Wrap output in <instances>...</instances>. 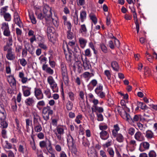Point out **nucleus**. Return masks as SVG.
Listing matches in <instances>:
<instances>
[{
    "mask_svg": "<svg viewBox=\"0 0 157 157\" xmlns=\"http://www.w3.org/2000/svg\"><path fill=\"white\" fill-rule=\"evenodd\" d=\"M35 14L37 16V18L40 20H42L43 18H44L46 21L49 20V19H48L42 13H39L38 12H36L35 13Z\"/></svg>",
    "mask_w": 157,
    "mask_h": 157,
    "instance_id": "13",
    "label": "nucleus"
},
{
    "mask_svg": "<svg viewBox=\"0 0 157 157\" xmlns=\"http://www.w3.org/2000/svg\"><path fill=\"white\" fill-rule=\"evenodd\" d=\"M55 31V29L53 27L49 26L47 28V35L49 38V37H50V38L53 37V35Z\"/></svg>",
    "mask_w": 157,
    "mask_h": 157,
    "instance_id": "7",
    "label": "nucleus"
},
{
    "mask_svg": "<svg viewBox=\"0 0 157 157\" xmlns=\"http://www.w3.org/2000/svg\"><path fill=\"white\" fill-rule=\"evenodd\" d=\"M99 93L98 94H97L98 96L101 98H104L105 96V94L101 91H99Z\"/></svg>",
    "mask_w": 157,
    "mask_h": 157,
    "instance_id": "54",
    "label": "nucleus"
},
{
    "mask_svg": "<svg viewBox=\"0 0 157 157\" xmlns=\"http://www.w3.org/2000/svg\"><path fill=\"white\" fill-rule=\"evenodd\" d=\"M45 63L42 66V69L44 71H45L46 72L50 75H52L53 73V71L52 69L50 67H48V65Z\"/></svg>",
    "mask_w": 157,
    "mask_h": 157,
    "instance_id": "8",
    "label": "nucleus"
},
{
    "mask_svg": "<svg viewBox=\"0 0 157 157\" xmlns=\"http://www.w3.org/2000/svg\"><path fill=\"white\" fill-rule=\"evenodd\" d=\"M20 64L23 66H25L27 64V61L24 58L20 59Z\"/></svg>",
    "mask_w": 157,
    "mask_h": 157,
    "instance_id": "42",
    "label": "nucleus"
},
{
    "mask_svg": "<svg viewBox=\"0 0 157 157\" xmlns=\"http://www.w3.org/2000/svg\"><path fill=\"white\" fill-rule=\"evenodd\" d=\"M34 128L35 131L37 132H40L42 129V127L40 124L39 123L34 124Z\"/></svg>",
    "mask_w": 157,
    "mask_h": 157,
    "instance_id": "12",
    "label": "nucleus"
},
{
    "mask_svg": "<svg viewBox=\"0 0 157 157\" xmlns=\"http://www.w3.org/2000/svg\"><path fill=\"white\" fill-rule=\"evenodd\" d=\"M107 151L109 154L110 155L111 157H113L114 155V152L113 149L111 148H108Z\"/></svg>",
    "mask_w": 157,
    "mask_h": 157,
    "instance_id": "40",
    "label": "nucleus"
},
{
    "mask_svg": "<svg viewBox=\"0 0 157 157\" xmlns=\"http://www.w3.org/2000/svg\"><path fill=\"white\" fill-rule=\"evenodd\" d=\"M100 47L102 51L105 53L107 52V48L106 46L104 44H102L100 45Z\"/></svg>",
    "mask_w": 157,
    "mask_h": 157,
    "instance_id": "36",
    "label": "nucleus"
},
{
    "mask_svg": "<svg viewBox=\"0 0 157 157\" xmlns=\"http://www.w3.org/2000/svg\"><path fill=\"white\" fill-rule=\"evenodd\" d=\"M117 140L119 142H122L123 141L124 138L123 136L120 133L117 134Z\"/></svg>",
    "mask_w": 157,
    "mask_h": 157,
    "instance_id": "24",
    "label": "nucleus"
},
{
    "mask_svg": "<svg viewBox=\"0 0 157 157\" xmlns=\"http://www.w3.org/2000/svg\"><path fill=\"white\" fill-rule=\"evenodd\" d=\"M38 157H44L43 155V153L41 150H37L36 153Z\"/></svg>",
    "mask_w": 157,
    "mask_h": 157,
    "instance_id": "59",
    "label": "nucleus"
},
{
    "mask_svg": "<svg viewBox=\"0 0 157 157\" xmlns=\"http://www.w3.org/2000/svg\"><path fill=\"white\" fill-rule=\"evenodd\" d=\"M100 135L101 139L103 140H107L109 137V135L108 133L105 131H103L101 132Z\"/></svg>",
    "mask_w": 157,
    "mask_h": 157,
    "instance_id": "11",
    "label": "nucleus"
},
{
    "mask_svg": "<svg viewBox=\"0 0 157 157\" xmlns=\"http://www.w3.org/2000/svg\"><path fill=\"white\" fill-rule=\"evenodd\" d=\"M97 115L98 117V121H101L103 120V116L101 114L97 113Z\"/></svg>",
    "mask_w": 157,
    "mask_h": 157,
    "instance_id": "56",
    "label": "nucleus"
},
{
    "mask_svg": "<svg viewBox=\"0 0 157 157\" xmlns=\"http://www.w3.org/2000/svg\"><path fill=\"white\" fill-rule=\"evenodd\" d=\"M22 46L21 45H17L15 51L17 52H19L22 49Z\"/></svg>",
    "mask_w": 157,
    "mask_h": 157,
    "instance_id": "55",
    "label": "nucleus"
},
{
    "mask_svg": "<svg viewBox=\"0 0 157 157\" xmlns=\"http://www.w3.org/2000/svg\"><path fill=\"white\" fill-rule=\"evenodd\" d=\"M51 87L54 92H58V88L56 83H55Z\"/></svg>",
    "mask_w": 157,
    "mask_h": 157,
    "instance_id": "29",
    "label": "nucleus"
},
{
    "mask_svg": "<svg viewBox=\"0 0 157 157\" xmlns=\"http://www.w3.org/2000/svg\"><path fill=\"white\" fill-rule=\"evenodd\" d=\"M64 54L65 55L66 58L67 59L69 60L72 57V53H69V54H67L65 53V51L64 49L63 48Z\"/></svg>",
    "mask_w": 157,
    "mask_h": 157,
    "instance_id": "47",
    "label": "nucleus"
},
{
    "mask_svg": "<svg viewBox=\"0 0 157 157\" xmlns=\"http://www.w3.org/2000/svg\"><path fill=\"white\" fill-rule=\"evenodd\" d=\"M73 53L75 58V60H76V59L78 60V59H80L81 55V50L78 46H76L75 47Z\"/></svg>",
    "mask_w": 157,
    "mask_h": 157,
    "instance_id": "4",
    "label": "nucleus"
},
{
    "mask_svg": "<svg viewBox=\"0 0 157 157\" xmlns=\"http://www.w3.org/2000/svg\"><path fill=\"white\" fill-rule=\"evenodd\" d=\"M27 54V49L26 47H25V48L22 50V57L26 56Z\"/></svg>",
    "mask_w": 157,
    "mask_h": 157,
    "instance_id": "49",
    "label": "nucleus"
},
{
    "mask_svg": "<svg viewBox=\"0 0 157 157\" xmlns=\"http://www.w3.org/2000/svg\"><path fill=\"white\" fill-rule=\"evenodd\" d=\"M1 29L4 30L9 29L8 24L6 23H3L2 24Z\"/></svg>",
    "mask_w": 157,
    "mask_h": 157,
    "instance_id": "33",
    "label": "nucleus"
},
{
    "mask_svg": "<svg viewBox=\"0 0 157 157\" xmlns=\"http://www.w3.org/2000/svg\"><path fill=\"white\" fill-rule=\"evenodd\" d=\"M69 97L70 98L71 100L72 101L74 100V94L72 92H70L68 94Z\"/></svg>",
    "mask_w": 157,
    "mask_h": 157,
    "instance_id": "63",
    "label": "nucleus"
},
{
    "mask_svg": "<svg viewBox=\"0 0 157 157\" xmlns=\"http://www.w3.org/2000/svg\"><path fill=\"white\" fill-rule=\"evenodd\" d=\"M92 112H98L99 113H101L103 112L104 109L102 107H99L97 105H93L91 108Z\"/></svg>",
    "mask_w": 157,
    "mask_h": 157,
    "instance_id": "10",
    "label": "nucleus"
},
{
    "mask_svg": "<svg viewBox=\"0 0 157 157\" xmlns=\"http://www.w3.org/2000/svg\"><path fill=\"white\" fill-rule=\"evenodd\" d=\"M111 66L113 69L115 71H118L119 69V66L117 62L113 61L111 63Z\"/></svg>",
    "mask_w": 157,
    "mask_h": 157,
    "instance_id": "16",
    "label": "nucleus"
},
{
    "mask_svg": "<svg viewBox=\"0 0 157 157\" xmlns=\"http://www.w3.org/2000/svg\"><path fill=\"white\" fill-rule=\"evenodd\" d=\"M83 63V67L85 69H89L90 68V66L89 62L86 60L83 61L82 60Z\"/></svg>",
    "mask_w": 157,
    "mask_h": 157,
    "instance_id": "25",
    "label": "nucleus"
},
{
    "mask_svg": "<svg viewBox=\"0 0 157 157\" xmlns=\"http://www.w3.org/2000/svg\"><path fill=\"white\" fill-rule=\"evenodd\" d=\"M34 93L35 96L38 100H40L43 98V94L40 89L35 88Z\"/></svg>",
    "mask_w": 157,
    "mask_h": 157,
    "instance_id": "6",
    "label": "nucleus"
},
{
    "mask_svg": "<svg viewBox=\"0 0 157 157\" xmlns=\"http://www.w3.org/2000/svg\"><path fill=\"white\" fill-rule=\"evenodd\" d=\"M38 46L40 48L44 50H46L47 49V46L44 44L43 43H42L40 42L38 43Z\"/></svg>",
    "mask_w": 157,
    "mask_h": 157,
    "instance_id": "41",
    "label": "nucleus"
},
{
    "mask_svg": "<svg viewBox=\"0 0 157 157\" xmlns=\"http://www.w3.org/2000/svg\"><path fill=\"white\" fill-rule=\"evenodd\" d=\"M80 30L81 33L82 32L85 33L86 32L87 30L85 25L83 24L81 25Z\"/></svg>",
    "mask_w": 157,
    "mask_h": 157,
    "instance_id": "38",
    "label": "nucleus"
},
{
    "mask_svg": "<svg viewBox=\"0 0 157 157\" xmlns=\"http://www.w3.org/2000/svg\"><path fill=\"white\" fill-rule=\"evenodd\" d=\"M74 23L75 25H77L78 23V18L76 10L75 13V16H74Z\"/></svg>",
    "mask_w": 157,
    "mask_h": 157,
    "instance_id": "32",
    "label": "nucleus"
},
{
    "mask_svg": "<svg viewBox=\"0 0 157 157\" xmlns=\"http://www.w3.org/2000/svg\"><path fill=\"white\" fill-rule=\"evenodd\" d=\"M85 56H90V51L89 49H87L85 50Z\"/></svg>",
    "mask_w": 157,
    "mask_h": 157,
    "instance_id": "64",
    "label": "nucleus"
},
{
    "mask_svg": "<svg viewBox=\"0 0 157 157\" xmlns=\"http://www.w3.org/2000/svg\"><path fill=\"white\" fill-rule=\"evenodd\" d=\"M119 108V106H118L117 107V110L118 112L119 113L123 118L124 119H126V115H127L128 113L125 111H124L123 113H122L121 111H120Z\"/></svg>",
    "mask_w": 157,
    "mask_h": 157,
    "instance_id": "23",
    "label": "nucleus"
},
{
    "mask_svg": "<svg viewBox=\"0 0 157 157\" xmlns=\"http://www.w3.org/2000/svg\"><path fill=\"white\" fill-rule=\"evenodd\" d=\"M137 104L138 106H140L141 108L142 109H146V107H147L146 105L142 102H138Z\"/></svg>",
    "mask_w": 157,
    "mask_h": 157,
    "instance_id": "37",
    "label": "nucleus"
},
{
    "mask_svg": "<svg viewBox=\"0 0 157 157\" xmlns=\"http://www.w3.org/2000/svg\"><path fill=\"white\" fill-rule=\"evenodd\" d=\"M135 138L136 140L140 141H143L144 139V137L142 135L141 133L139 131L137 132L135 134Z\"/></svg>",
    "mask_w": 157,
    "mask_h": 157,
    "instance_id": "9",
    "label": "nucleus"
},
{
    "mask_svg": "<svg viewBox=\"0 0 157 157\" xmlns=\"http://www.w3.org/2000/svg\"><path fill=\"white\" fill-rule=\"evenodd\" d=\"M5 20L7 21H10L11 19V16L8 13H5L3 14Z\"/></svg>",
    "mask_w": 157,
    "mask_h": 157,
    "instance_id": "26",
    "label": "nucleus"
},
{
    "mask_svg": "<svg viewBox=\"0 0 157 157\" xmlns=\"http://www.w3.org/2000/svg\"><path fill=\"white\" fill-rule=\"evenodd\" d=\"M61 66L63 78L65 84L67 86L69 83V79L66 67L63 63L61 64Z\"/></svg>",
    "mask_w": 157,
    "mask_h": 157,
    "instance_id": "1",
    "label": "nucleus"
},
{
    "mask_svg": "<svg viewBox=\"0 0 157 157\" xmlns=\"http://www.w3.org/2000/svg\"><path fill=\"white\" fill-rule=\"evenodd\" d=\"M43 14L48 18L49 20H50L52 16L51 9L48 6L44 7L43 9Z\"/></svg>",
    "mask_w": 157,
    "mask_h": 157,
    "instance_id": "3",
    "label": "nucleus"
},
{
    "mask_svg": "<svg viewBox=\"0 0 157 157\" xmlns=\"http://www.w3.org/2000/svg\"><path fill=\"white\" fill-rule=\"evenodd\" d=\"M79 41L81 47L82 48H84L87 43L86 40L83 38H80L79 39Z\"/></svg>",
    "mask_w": 157,
    "mask_h": 157,
    "instance_id": "19",
    "label": "nucleus"
},
{
    "mask_svg": "<svg viewBox=\"0 0 157 157\" xmlns=\"http://www.w3.org/2000/svg\"><path fill=\"white\" fill-rule=\"evenodd\" d=\"M148 155L149 157H156V154L155 152L154 151H151L148 154Z\"/></svg>",
    "mask_w": 157,
    "mask_h": 157,
    "instance_id": "50",
    "label": "nucleus"
},
{
    "mask_svg": "<svg viewBox=\"0 0 157 157\" xmlns=\"http://www.w3.org/2000/svg\"><path fill=\"white\" fill-rule=\"evenodd\" d=\"M94 152L93 153L90 152L88 153L89 157H98L95 150V149H94Z\"/></svg>",
    "mask_w": 157,
    "mask_h": 157,
    "instance_id": "46",
    "label": "nucleus"
},
{
    "mask_svg": "<svg viewBox=\"0 0 157 157\" xmlns=\"http://www.w3.org/2000/svg\"><path fill=\"white\" fill-rule=\"evenodd\" d=\"M90 84H91L94 87L96 86L97 81L95 79H93L90 82Z\"/></svg>",
    "mask_w": 157,
    "mask_h": 157,
    "instance_id": "61",
    "label": "nucleus"
},
{
    "mask_svg": "<svg viewBox=\"0 0 157 157\" xmlns=\"http://www.w3.org/2000/svg\"><path fill=\"white\" fill-rule=\"evenodd\" d=\"M33 116L34 124L39 123V122H38V120L39 119H40V117L39 115H38L37 113H35L33 114Z\"/></svg>",
    "mask_w": 157,
    "mask_h": 157,
    "instance_id": "21",
    "label": "nucleus"
},
{
    "mask_svg": "<svg viewBox=\"0 0 157 157\" xmlns=\"http://www.w3.org/2000/svg\"><path fill=\"white\" fill-rule=\"evenodd\" d=\"M89 17L94 24H96L97 21V19L94 14L92 13H90L89 15Z\"/></svg>",
    "mask_w": 157,
    "mask_h": 157,
    "instance_id": "20",
    "label": "nucleus"
},
{
    "mask_svg": "<svg viewBox=\"0 0 157 157\" xmlns=\"http://www.w3.org/2000/svg\"><path fill=\"white\" fill-rule=\"evenodd\" d=\"M9 77H11V81L10 83L12 84L13 86H16V81L14 76H13L11 75V76H10Z\"/></svg>",
    "mask_w": 157,
    "mask_h": 157,
    "instance_id": "34",
    "label": "nucleus"
},
{
    "mask_svg": "<svg viewBox=\"0 0 157 157\" xmlns=\"http://www.w3.org/2000/svg\"><path fill=\"white\" fill-rule=\"evenodd\" d=\"M5 142L6 145H5V148L8 149H10L12 148V146L11 144L9 143L8 141H6Z\"/></svg>",
    "mask_w": 157,
    "mask_h": 157,
    "instance_id": "43",
    "label": "nucleus"
},
{
    "mask_svg": "<svg viewBox=\"0 0 157 157\" xmlns=\"http://www.w3.org/2000/svg\"><path fill=\"white\" fill-rule=\"evenodd\" d=\"M23 94L24 96L28 97L31 94V92L29 90H23Z\"/></svg>",
    "mask_w": 157,
    "mask_h": 157,
    "instance_id": "35",
    "label": "nucleus"
},
{
    "mask_svg": "<svg viewBox=\"0 0 157 157\" xmlns=\"http://www.w3.org/2000/svg\"><path fill=\"white\" fill-rule=\"evenodd\" d=\"M40 146L41 148L45 147L46 146V143L44 141H40Z\"/></svg>",
    "mask_w": 157,
    "mask_h": 157,
    "instance_id": "62",
    "label": "nucleus"
},
{
    "mask_svg": "<svg viewBox=\"0 0 157 157\" xmlns=\"http://www.w3.org/2000/svg\"><path fill=\"white\" fill-rule=\"evenodd\" d=\"M57 130L58 132V134H63L64 133V130L62 128H57Z\"/></svg>",
    "mask_w": 157,
    "mask_h": 157,
    "instance_id": "57",
    "label": "nucleus"
},
{
    "mask_svg": "<svg viewBox=\"0 0 157 157\" xmlns=\"http://www.w3.org/2000/svg\"><path fill=\"white\" fill-rule=\"evenodd\" d=\"M13 40L12 37H9L8 39V42L6 43V44L8 46H11L12 45Z\"/></svg>",
    "mask_w": 157,
    "mask_h": 157,
    "instance_id": "44",
    "label": "nucleus"
},
{
    "mask_svg": "<svg viewBox=\"0 0 157 157\" xmlns=\"http://www.w3.org/2000/svg\"><path fill=\"white\" fill-rule=\"evenodd\" d=\"M143 145L144 147L146 149H147L149 147V144L147 142H144L143 143Z\"/></svg>",
    "mask_w": 157,
    "mask_h": 157,
    "instance_id": "52",
    "label": "nucleus"
},
{
    "mask_svg": "<svg viewBox=\"0 0 157 157\" xmlns=\"http://www.w3.org/2000/svg\"><path fill=\"white\" fill-rule=\"evenodd\" d=\"M52 22L53 25L56 27H58L59 24V22L58 21L57 19H54L52 18Z\"/></svg>",
    "mask_w": 157,
    "mask_h": 157,
    "instance_id": "45",
    "label": "nucleus"
},
{
    "mask_svg": "<svg viewBox=\"0 0 157 157\" xmlns=\"http://www.w3.org/2000/svg\"><path fill=\"white\" fill-rule=\"evenodd\" d=\"M103 86L101 85L100 84L95 89V92L96 94H98L99 93L100 90H102Z\"/></svg>",
    "mask_w": 157,
    "mask_h": 157,
    "instance_id": "39",
    "label": "nucleus"
},
{
    "mask_svg": "<svg viewBox=\"0 0 157 157\" xmlns=\"http://www.w3.org/2000/svg\"><path fill=\"white\" fill-rule=\"evenodd\" d=\"M86 13L85 11H82L80 12V18L82 22L84 21V20L86 19Z\"/></svg>",
    "mask_w": 157,
    "mask_h": 157,
    "instance_id": "17",
    "label": "nucleus"
},
{
    "mask_svg": "<svg viewBox=\"0 0 157 157\" xmlns=\"http://www.w3.org/2000/svg\"><path fill=\"white\" fill-rule=\"evenodd\" d=\"M51 109V108L49 106H47L46 107H44L43 108V109L42 113L44 114V115L46 114L48 112L49 109Z\"/></svg>",
    "mask_w": 157,
    "mask_h": 157,
    "instance_id": "31",
    "label": "nucleus"
},
{
    "mask_svg": "<svg viewBox=\"0 0 157 157\" xmlns=\"http://www.w3.org/2000/svg\"><path fill=\"white\" fill-rule=\"evenodd\" d=\"M25 102L26 105L30 106L34 102V101L33 98H29L26 99Z\"/></svg>",
    "mask_w": 157,
    "mask_h": 157,
    "instance_id": "15",
    "label": "nucleus"
},
{
    "mask_svg": "<svg viewBox=\"0 0 157 157\" xmlns=\"http://www.w3.org/2000/svg\"><path fill=\"white\" fill-rule=\"evenodd\" d=\"M14 18L15 23L17 24L20 27L21 23V22L19 17H14Z\"/></svg>",
    "mask_w": 157,
    "mask_h": 157,
    "instance_id": "30",
    "label": "nucleus"
},
{
    "mask_svg": "<svg viewBox=\"0 0 157 157\" xmlns=\"http://www.w3.org/2000/svg\"><path fill=\"white\" fill-rule=\"evenodd\" d=\"M65 22V24H64V25L67 26L68 30H71L72 27L71 23L69 21Z\"/></svg>",
    "mask_w": 157,
    "mask_h": 157,
    "instance_id": "58",
    "label": "nucleus"
},
{
    "mask_svg": "<svg viewBox=\"0 0 157 157\" xmlns=\"http://www.w3.org/2000/svg\"><path fill=\"white\" fill-rule=\"evenodd\" d=\"M0 106V113L2 115V117H0V119L2 121L5 118V116L4 113L5 111L3 105H1Z\"/></svg>",
    "mask_w": 157,
    "mask_h": 157,
    "instance_id": "14",
    "label": "nucleus"
},
{
    "mask_svg": "<svg viewBox=\"0 0 157 157\" xmlns=\"http://www.w3.org/2000/svg\"><path fill=\"white\" fill-rule=\"evenodd\" d=\"M45 102L43 100L39 101L37 104V107L39 109V106H44L45 105Z\"/></svg>",
    "mask_w": 157,
    "mask_h": 157,
    "instance_id": "51",
    "label": "nucleus"
},
{
    "mask_svg": "<svg viewBox=\"0 0 157 157\" xmlns=\"http://www.w3.org/2000/svg\"><path fill=\"white\" fill-rule=\"evenodd\" d=\"M1 124L2 128H6L8 126V124L6 121H2L1 123Z\"/></svg>",
    "mask_w": 157,
    "mask_h": 157,
    "instance_id": "53",
    "label": "nucleus"
},
{
    "mask_svg": "<svg viewBox=\"0 0 157 157\" xmlns=\"http://www.w3.org/2000/svg\"><path fill=\"white\" fill-rule=\"evenodd\" d=\"M141 120V116L140 115H134L133 118H131V120H132L133 122L138 121Z\"/></svg>",
    "mask_w": 157,
    "mask_h": 157,
    "instance_id": "18",
    "label": "nucleus"
},
{
    "mask_svg": "<svg viewBox=\"0 0 157 157\" xmlns=\"http://www.w3.org/2000/svg\"><path fill=\"white\" fill-rule=\"evenodd\" d=\"M67 142L68 144L70 145L72 147L71 151L72 153L75 155H76L77 152V149L76 147L74 146L75 143L72 137L71 136H68V138H67Z\"/></svg>",
    "mask_w": 157,
    "mask_h": 157,
    "instance_id": "2",
    "label": "nucleus"
},
{
    "mask_svg": "<svg viewBox=\"0 0 157 157\" xmlns=\"http://www.w3.org/2000/svg\"><path fill=\"white\" fill-rule=\"evenodd\" d=\"M3 34L6 36H10V32L9 30V29L4 30Z\"/></svg>",
    "mask_w": 157,
    "mask_h": 157,
    "instance_id": "48",
    "label": "nucleus"
},
{
    "mask_svg": "<svg viewBox=\"0 0 157 157\" xmlns=\"http://www.w3.org/2000/svg\"><path fill=\"white\" fill-rule=\"evenodd\" d=\"M7 59L10 60H13L15 58L14 52L12 51V48L10 47L8 49L7 53L6 55Z\"/></svg>",
    "mask_w": 157,
    "mask_h": 157,
    "instance_id": "5",
    "label": "nucleus"
},
{
    "mask_svg": "<svg viewBox=\"0 0 157 157\" xmlns=\"http://www.w3.org/2000/svg\"><path fill=\"white\" fill-rule=\"evenodd\" d=\"M67 37L68 39H72L74 37V35L73 33L71 32V30H68L67 32Z\"/></svg>",
    "mask_w": 157,
    "mask_h": 157,
    "instance_id": "28",
    "label": "nucleus"
},
{
    "mask_svg": "<svg viewBox=\"0 0 157 157\" xmlns=\"http://www.w3.org/2000/svg\"><path fill=\"white\" fill-rule=\"evenodd\" d=\"M73 107L72 103L69 101L66 104L67 109L68 110H71L72 109Z\"/></svg>",
    "mask_w": 157,
    "mask_h": 157,
    "instance_id": "27",
    "label": "nucleus"
},
{
    "mask_svg": "<svg viewBox=\"0 0 157 157\" xmlns=\"http://www.w3.org/2000/svg\"><path fill=\"white\" fill-rule=\"evenodd\" d=\"M153 136V133L151 131L148 130L146 132L145 136L147 139L152 138Z\"/></svg>",
    "mask_w": 157,
    "mask_h": 157,
    "instance_id": "22",
    "label": "nucleus"
},
{
    "mask_svg": "<svg viewBox=\"0 0 157 157\" xmlns=\"http://www.w3.org/2000/svg\"><path fill=\"white\" fill-rule=\"evenodd\" d=\"M105 75L107 76L108 78L109 79L111 77V75L109 71L107 70L105 71Z\"/></svg>",
    "mask_w": 157,
    "mask_h": 157,
    "instance_id": "60",
    "label": "nucleus"
}]
</instances>
